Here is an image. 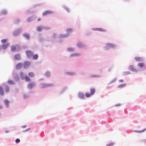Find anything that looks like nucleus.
Wrapping results in <instances>:
<instances>
[{"mask_svg": "<svg viewBox=\"0 0 146 146\" xmlns=\"http://www.w3.org/2000/svg\"><path fill=\"white\" fill-rule=\"evenodd\" d=\"M22 31V29L21 28H18L12 32V35L14 37L19 36Z\"/></svg>", "mask_w": 146, "mask_h": 146, "instance_id": "nucleus-1", "label": "nucleus"}, {"mask_svg": "<svg viewBox=\"0 0 146 146\" xmlns=\"http://www.w3.org/2000/svg\"><path fill=\"white\" fill-rule=\"evenodd\" d=\"M13 79L16 82H19L20 79L17 73L15 71H13L12 73Z\"/></svg>", "mask_w": 146, "mask_h": 146, "instance_id": "nucleus-2", "label": "nucleus"}, {"mask_svg": "<svg viewBox=\"0 0 146 146\" xmlns=\"http://www.w3.org/2000/svg\"><path fill=\"white\" fill-rule=\"evenodd\" d=\"M106 46H104L103 48L105 50H107L109 49V48H113L116 46L115 45L111 43H107L106 44Z\"/></svg>", "mask_w": 146, "mask_h": 146, "instance_id": "nucleus-3", "label": "nucleus"}, {"mask_svg": "<svg viewBox=\"0 0 146 146\" xmlns=\"http://www.w3.org/2000/svg\"><path fill=\"white\" fill-rule=\"evenodd\" d=\"M54 84L52 83L46 84L45 83H43L40 84L39 86L41 89H43L47 87L52 86Z\"/></svg>", "mask_w": 146, "mask_h": 146, "instance_id": "nucleus-4", "label": "nucleus"}, {"mask_svg": "<svg viewBox=\"0 0 146 146\" xmlns=\"http://www.w3.org/2000/svg\"><path fill=\"white\" fill-rule=\"evenodd\" d=\"M31 64V62L28 61H25L23 64V68L24 69H27L30 66Z\"/></svg>", "mask_w": 146, "mask_h": 146, "instance_id": "nucleus-5", "label": "nucleus"}, {"mask_svg": "<svg viewBox=\"0 0 146 146\" xmlns=\"http://www.w3.org/2000/svg\"><path fill=\"white\" fill-rule=\"evenodd\" d=\"M37 17L35 15H33L27 18V22L28 23L30 22H31L33 21Z\"/></svg>", "mask_w": 146, "mask_h": 146, "instance_id": "nucleus-6", "label": "nucleus"}, {"mask_svg": "<svg viewBox=\"0 0 146 146\" xmlns=\"http://www.w3.org/2000/svg\"><path fill=\"white\" fill-rule=\"evenodd\" d=\"M128 70L131 71L133 72H135L137 73L138 72V70L134 68V66L133 65H130L129 66L128 68Z\"/></svg>", "mask_w": 146, "mask_h": 146, "instance_id": "nucleus-7", "label": "nucleus"}, {"mask_svg": "<svg viewBox=\"0 0 146 146\" xmlns=\"http://www.w3.org/2000/svg\"><path fill=\"white\" fill-rule=\"evenodd\" d=\"M78 97L80 99L84 100L85 99L84 94L80 92L78 93Z\"/></svg>", "mask_w": 146, "mask_h": 146, "instance_id": "nucleus-8", "label": "nucleus"}, {"mask_svg": "<svg viewBox=\"0 0 146 146\" xmlns=\"http://www.w3.org/2000/svg\"><path fill=\"white\" fill-rule=\"evenodd\" d=\"M23 66V64L22 62H19L16 65L15 69L17 70H20Z\"/></svg>", "mask_w": 146, "mask_h": 146, "instance_id": "nucleus-9", "label": "nucleus"}, {"mask_svg": "<svg viewBox=\"0 0 146 146\" xmlns=\"http://www.w3.org/2000/svg\"><path fill=\"white\" fill-rule=\"evenodd\" d=\"M137 66L141 69H143V70H145L146 69V67H145V64L143 63H138Z\"/></svg>", "mask_w": 146, "mask_h": 146, "instance_id": "nucleus-10", "label": "nucleus"}, {"mask_svg": "<svg viewBox=\"0 0 146 146\" xmlns=\"http://www.w3.org/2000/svg\"><path fill=\"white\" fill-rule=\"evenodd\" d=\"M35 82H32L29 83L27 86V88L29 89H31L35 86Z\"/></svg>", "mask_w": 146, "mask_h": 146, "instance_id": "nucleus-11", "label": "nucleus"}, {"mask_svg": "<svg viewBox=\"0 0 146 146\" xmlns=\"http://www.w3.org/2000/svg\"><path fill=\"white\" fill-rule=\"evenodd\" d=\"M26 54L27 56L28 57H31L32 55H33L32 52L30 50H27L26 52Z\"/></svg>", "mask_w": 146, "mask_h": 146, "instance_id": "nucleus-12", "label": "nucleus"}, {"mask_svg": "<svg viewBox=\"0 0 146 146\" xmlns=\"http://www.w3.org/2000/svg\"><path fill=\"white\" fill-rule=\"evenodd\" d=\"M21 58V55L19 54H16L14 56V58L15 60H20Z\"/></svg>", "mask_w": 146, "mask_h": 146, "instance_id": "nucleus-13", "label": "nucleus"}, {"mask_svg": "<svg viewBox=\"0 0 146 146\" xmlns=\"http://www.w3.org/2000/svg\"><path fill=\"white\" fill-rule=\"evenodd\" d=\"M54 12L53 11H50V10H47L44 11L42 14V15L43 16H45L48 14H53Z\"/></svg>", "mask_w": 146, "mask_h": 146, "instance_id": "nucleus-14", "label": "nucleus"}, {"mask_svg": "<svg viewBox=\"0 0 146 146\" xmlns=\"http://www.w3.org/2000/svg\"><path fill=\"white\" fill-rule=\"evenodd\" d=\"M23 36L27 40H29L30 39V36L29 34L27 33H25L23 34Z\"/></svg>", "mask_w": 146, "mask_h": 146, "instance_id": "nucleus-15", "label": "nucleus"}, {"mask_svg": "<svg viewBox=\"0 0 146 146\" xmlns=\"http://www.w3.org/2000/svg\"><path fill=\"white\" fill-rule=\"evenodd\" d=\"M92 30L93 31H100L106 32V30L102 28H92Z\"/></svg>", "mask_w": 146, "mask_h": 146, "instance_id": "nucleus-16", "label": "nucleus"}, {"mask_svg": "<svg viewBox=\"0 0 146 146\" xmlns=\"http://www.w3.org/2000/svg\"><path fill=\"white\" fill-rule=\"evenodd\" d=\"M69 35V34L68 33L65 34H60L58 36V37L60 38H62L66 37Z\"/></svg>", "mask_w": 146, "mask_h": 146, "instance_id": "nucleus-17", "label": "nucleus"}, {"mask_svg": "<svg viewBox=\"0 0 146 146\" xmlns=\"http://www.w3.org/2000/svg\"><path fill=\"white\" fill-rule=\"evenodd\" d=\"M4 103L7 108H8L9 107V104L10 102L7 99H5L4 100Z\"/></svg>", "mask_w": 146, "mask_h": 146, "instance_id": "nucleus-18", "label": "nucleus"}, {"mask_svg": "<svg viewBox=\"0 0 146 146\" xmlns=\"http://www.w3.org/2000/svg\"><path fill=\"white\" fill-rule=\"evenodd\" d=\"M21 80H25V75L24 72H21L19 74Z\"/></svg>", "mask_w": 146, "mask_h": 146, "instance_id": "nucleus-19", "label": "nucleus"}, {"mask_svg": "<svg viewBox=\"0 0 146 146\" xmlns=\"http://www.w3.org/2000/svg\"><path fill=\"white\" fill-rule=\"evenodd\" d=\"M77 46L79 48H83L85 47V46L83 43L78 42L77 44Z\"/></svg>", "mask_w": 146, "mask_h": 146, "instance_id": "nucleus-20", "label": "nucleus"}, {"mask_svg": "<svg viewBox=\"0 0 146 146\" xmlns=\"http://www.w3.org/2000/svg\"><path fill=\"white\" fill-rule=\"evenodd\" d=\"M11 51L12 52H15L16 50V46L13 45L11 46Z\"/></svg>", "mask_w": 146, "mask_h": 146, "instance_id": "nucleus-21", "label": "nucleus"}, {"mask_svg": "<svg viewBox=\"0 0 146 146\" xmlns=\"http://www.w3.org/2000/svg\"><path fill=\"white\" fill-rule=\"evenodd\" d=\"M44 75L47 77H50L51 76V73L50 72L47 71L45 73Z\"/></svg>", "mask_w": 146, "mask_h": 146, "instance_id": "nucleus-22", "label": "nucleus"}, {"mask_svg": "<svg viewBox=\"0 0 146 146\" xmlns=\"http://www.w3.org/2000/svg\"><path fill=\"white\" fill-rule=\"evenodd\" d=\"M7 83L8 84L10 85H15V82L13 80H8Z\"/></svg>", "mask_w": 146, "mask_h": 146, "instance_id": "nucleus-23", "label": "nucleus"}, {"mask_svg": "<svg viewBox=\"0 0 146 146\" xmlns=\"http://www.w3.org/2000/svg\"><path fill=\"white\" fill-rule=\"evenodd\" d=\"M5 84V91L6 92H9V86L7 85L6 83H4L3 84Z\"/></svg>", "mask_w": 146, "mask_h": 146, "instance_id": "nucleus-24", "label": "nucleus"}, {"mask_svg": "<svg viewBox=\"0 0 146 146\" xmlns=\"http://www.w3.org/2000/svg\"><path fill=\"white\" fill-rule=\"evenodd\" d=\"M90 93L91 94V95H93L95 92L96 90L94 88H91L90 89Z\"/></svg>", "mask_w": 146, "mask_h": 146, "instance_id": "nucleus-25", "label": "nucleus"}, {"mask_svg": "<svg viewBox=\"0 0 146 146\" xmlns=\"http://www.w3.org/2000/svg\"><path fill=\"white\" fill-rule=\"evenodd\" d=\"M126 85V83L120 84L117 86V88H123L125 87Z\"/></svg>", "mask_w": 146, "mask_h": 146, "instance_id": "nucleus-26", "label": "nucleus"}, {"mask_svg": "<svg viewBox=\"0 0 146 146\" xmlns=\"http://www.w3.org/2000/svg\"><path fill=\"white\" fill-rule=\"evenodd\" d=\"M0 95L2 96L4 95V91L3 88L1 86H0Z\"/></svg>", "mask_w": 146, "mask_h": 146, "instance_id": "nucleus-27", "label": "nucleus"}, {"mask_svg": "<svg viewBox=\"0 0 146 146\" xmlns=\"http://www.w3.org/2000/svg\"><path fill=\"white\" fill-rule=\"evenodd\" d=\"M25 81L27 82H29L31 80V79L27 75H25Z\"/></svg>", "mask_w": 146, "mask_h": 146, "instance_id": "nucleus-28", "label": "nucleus"}, {"mask_svg": "<svg viewBox=\"0 0 146 146\" xmlns=\"http://www.w3.org/2000/svg\"><path fill=\"white\" fill-rule=\"evenodd\" d=\"M146 130V128H145L143 130H134V132L137 133H141L143 132H144Z\"/></svg>", "mask_w": 146, "mask_h": 146, "instance_id": "nucleus-29", "label": "nucleus"}, {"mask_svg": "<svg viewBox=\"0 0 146 146\" xmlns=\"http://www.w3.org/2000/svg\"><path fill=\"white\" fill-rule=\"evenodd\" d=\"M32 56H33V59L34 60L37 59L38 57V55L37 54H35L33 55Z\"/></svg>", "mask_w": 146, "mask_h": 146, "instance_id": "nucleus-30", "label": "nucleus"}, {"mask_svg": "<svg viewBox=\"0 0 146 146\" xmlns=\"http://www.w3.org/2000/svg\"><path fill=\"white\" fill-rule=\"evenodd\" d=\"M131 74L130 72L129 71H125L123 72L122 73V76H124L126 75L129 74Z\"/></svg>", "mask_w": 146, "mask_h": 146, "instance_id": "nucleus-31", "label": "nucleus"}, {"mask_svg": "<svg viewBox=\"0 0 146 146\" xmlns=\"http://www.w3.org/2000/svg\"><path fill=\"white\" fill-rule=\"evenodd\" d=\"M28 76L31 77H33L35 76V74L33 72H30L28 74Z\"/></svg>", "mask_w": 146, "mask_h": 146, "instance_id": "nucleus-32", "label": "nucleus"}, {"mask_svg": "<svg viewBox=\"0 0 146 146\" xmlns=\"http://www.w3.org/2000/svg\"><path fill=\"white\" fill-rule=\"evenodd\" d=\"M9 44H4L2 45V47L4 49H6L8 46Z\"/></svg>", "mask_w": 146, "mask_h": 146, "instance_id": "nucleus-33", "label": "nucleus"}, {"mask_svg": "<svg viewBox=\"0 0 146 146\" xmlns=\"http://www.w3.org/2000/svg\"><path fill=\"white\" fill-rule=\"evenodd\" d=\"M66 73L67 74L70 76H73L74 75H75L76 74L75 73V72H66Z\"/></svg>", "mask_w": 146, "mask_h": 146, "instance_id": "nucleus-34", "label": "nucleus"}, {"mask_svg": "<svg viewBox=\"0 0 146 146\" xmlns=\"http://www.w3.org/2000/svg\"><path fill=\"white\" fill-rule=\"evenodd\" d=\"M135 59L138 61H142V60H141V58L138 57V56H136L135 57Z\"/></svg>", "mask_w": 146, "mask_h": 146, "instance_id": "nucleus-35", "label": "nucleus"}, {"mask_svg": "<svg viewBox=\"0 0 146 146\" xmlns=\"http://www.w3.org/2000/svg\"><path fill=\"white\" fill-rule=\"evenodd\" d=\"M16 50L17 51H20L21 50L22 48L21 46H20L19 45H16Z\"/></svg>", "mask_w": 146, "mask_h": 146, "instance_id": "nucleus-36", "label": "nucleus"}, {"mask_svg": "<svg viewBox=\"0 0 146 146\" xmlns=\"http://www.w3.org/2000/svg\"><path fill=\"white\" fill-rule=\"evenodd\" d=\"M62 7L65 9L68 13H69L70 12V11L69 9L64 6H62Z\"/></svg>", "mask_w": 146, "mask_h": 146, "instance_id": "nucleus-37", "label": "nucleus"}, {"mask_svg": "<svg viewBox=\"0 0 146 146\" xmlns=\"http://www.w3.org/2000/svg\"><path fill=\"white\" fill-rule=\"evenodd\" d=\"M44 40V38L42 37H41L38 39L39 41L40 42H42Z\"/></svg>", "mask_w": 146, "mask_h": 146, "instance_id": "nucleus-38", "label": "nucleus"}, {"mask_svg": "<svg viewBox=\"0 0 146 146\" xmlns=\"http://www.w3.org/2000/svg\"><path fill=\"white\" fill-rule=\"evenodd\" d=\"M67 86H65L64 88L60 92V94H62L65 90H66L67 89Z\"/></svg>", "mask_w": 146, "mask_h": 146, "instance_id": "nucleus-39", "label": "nucleus"}, {"mask_svg": "<svg viewBox=\"0 0 146 146\" xmlns=\"http://www.w3.org/2000/svg\"><path fill=\"white\" fill-rule=\"evenodd\" d=\"M85 96L86 98H89L92 95H91V94L90 93L88 92H86L85 94Z\"/></svg>", "mask_w": 146, "mask_h": 146, "instance_id": "nucleus-40", "label": "nucleus"}, {"mask_svg": "<svg viewBox=\"0 0 146 146\" xmlns=\"http://www.w3.org/2000/svg\"><path fill=\"white\" fill-rule=\"evenodd\" d=\"M7 39H3L1 40V42L2 43L5 44L7 42Z\"/></svg>", "mask_w": 146, "mask_h": 146, "instance_id": "nucleus-41", "label": "nucleus"}, {"mask_svg": "<svg viewBox=\"0 0 146 146\" xmlns=\"http://www.w3.org/2000/svg\"><path fill=\"white\" fill-rule=\"evenodd\" d=\"M90 76L92 77H100L101 76L100 75H96L94 74H92Z\"/></svg>", "mask_w": 146, "mask_h": 146, "instance_id": "nucleus-42", "label": "nucleus"}, {"mask_svg": "<svg viewBox=\"0 0 146 146\" xmlns=\"http://www.w3.org/2000/svg\"><path fill=\"white\" fill-rule=\"evenodd\" d=\"M79 55V54L77 53H74L72 54H71L70 56V57H72L73 56H77Z\"/></svg>", "mask_w": 146, "mask_h": 146, "instance_id": "nucleus-43", "label": "nucleus"}, {"mask_svg": "<svg viewBox=\"0 0 146 146\" xmlns=\"http://www.w3.org/2000/svg\"><path fill=\"white\" fill-rule=\"evenodd\" d=\"M74 50V49L72 48H67V51L69 52H72Z\"/></svg>", "mask_w": 146, "mask_h": 146, "instance_id": "nucleus-44", "label": "nucleus"}, {"mask_svg": "<svg viewBox=\"0 0 146 146\" xmlns=\"http://www.w3.org/2000/svg\"><path fill=\"white\" fill-rule=\"evenodd\" d=\"M42 29H43L42 27L41 26H38L37 27V30L38 31H40Z\"/></svg>", "mask_w": 146, "mask_h": 146, "instance_id": "nucleus-45", "label": "nucleus"}, {"mask_svg": "<svg viewBox=\"0 0 146 146\" xmlns=\"http://www.w3.org/2000/svg\"><path fill=\"white\" fill-rule=\"evenodd\" d=\"M20 21V19H17L15 20L14 23L15 24H18Z\"/></svg>", "mask_w": 146, "mask_h": 146, "instance_id": "nucleus-46", "label": "nucleus"}, {"mask_svg": "<svg viewBox=\"0 0 146 146\" xmlns=\"http://www.w3.org/2000/svg\"><path fill=\"white\" fill-rule=\"evenodd\" d=\"M42 28L45 30L50 29L51 28L50 27L47 26H43L42 27Z\"/></svg>", "mask_w": 146, "mask_h": 146, "instance_id": "nucleus-47", "label": "nucleus"}, {"mask_svg": "<svg viewBox=\"0 0 146 146\" xmlns=\"http://www.w3.org/2000/svg\"><path fill=\"white\" fill-rule=\"evenodd\" d=\"M41 5H42V4H37L36 5H34L33 6V8H35L36 7L38 6H40Z\"/></svg>", "mask_w": 146, "mask_h": 146, "instance_id": "nucleus-48", "label": "nucleus"}, {"mask_svg": "<svg viewBox=\"0 0 146 146\" xmlns=\"http://www.w3.org/2000/svg\"><path fill=\"white\" fill-rule=\"evenodd\" d=\"M72 31V29L70 28L67 29L66 30V31L68 33H70Z\"/></svg>", "mask_w": 146, "mask_h": 146, "instance_id": "nucleus-49", "label": "nucleus"}, {"mask_svg": "<svg viewBox=\"0 0 146 146\" xmlns=\"http://www.w3.org/2000/svg\"><path fill=\"white\" fill-rule=\"evenodd\" d=\"M31 129V128H28V129H26L25 130H23L22 131L23 133H24L25 132H27L28 131H29Z\"/></svg>", "mask_w": 146, "mask_h": 146, "instance_id": "nucleus-50", "label": "nucleus"}, {"mask_svg": "<svg viewBox=\"0 0 146 146\" xmlns=\"http://www.w3.org/2000/svg\"><path fill=\"white\" fill-rule=\"evenodd\" d=\"M20 141V139H19L17 138L15 140V143H19Z\"/></svg>", "mask_w": 146, "mask_h": 146, "instance_id": "nucleus-51", "label": "nucleus"}, {"mask_svg": "<svg viewBox=\"0 0 146 146\" xmlns=\"http://www.w3.org/2000/svg\"><path fill=\"white\" fill-rule=\"evenodd\" d=\"M114 144L113 143L111 142L107 144L106 146H112Z\"/></svg>", "mask_w": 146, "mask_h": 146, "instance_id": "nucleus-52", "label": "nucleus"}, {"mask_svg": "<svg viewBox=\"0 0 146 146\" xmlns=\"http://www.w3.org/2000/svg\"><path fill=\"white\" fill-rule=\"evenodd\" d=\"M21 48H22V49H25V48H27V49L28 48V47H27V46L25 45H23L21 46Z\"/></svg>", "mask_w": 146, "mask_h": 146, "instance_id": "nucleus-53", "label": "nucleus"}, {"mask_svg": "<svg viewBox=\"0 0 146 146\" xmlns=\"http://www.w3.org/2000/svg\"><path fill=\"white\" fill-rule=\"evenodd\" d=\"M92 34V32H89L86 33V35L87 36H90Z\"/></svg>", "mask_w": 146, "mask_h": 146, "instance_id": "nucleus-54", "label": "nucleus"}, {"mask_svg": "<svg viewBox=\"0 0 146 146\" xmlns=\"http://www.w3.org/2000/svg\"><path fill=\"white\" fill-rule=\"evenodd\" d=\"M28 97V95L24 94L23 95V98L24 99L27 98Z\"/></svg>", "mask_w": 146, "mask_h": 146, "instance_id": "nucleus-55", "label": "nucleus"}, {"mask_svg": "<svg viewBox=\"0 0 146 146\" xmlns=\"http://www.w3.org/2000/svg\"><path fill=\"white\" fill-rule=\"evenodd\" d=\"M56 33H54L53 34V35H52V37H53V38H55L56 37Z\"/></svg>", "mask_w": 146, "mask_h": 146, "instance_id": "nucleus-56", "label": "nucleus"}, {"mask_svg": "<svg viewBox=\"0 0 146 146\" xmlns=\"http://www.w3.org/2000/svg\"><path fill=\"white\" fill-rule=\"evenodd\" d=\"M114 81H113L112 80L111 81H110L109 83L108 84V85H110V84H112V83L114 82Z\"/></svg>", "mask_w": 146, "mask_h": 146, "instance_id": "nucleus-57", "label": "nucleus"}, {"mask_svg": "<svg viewBox=\"0 0 146 146\" xmlns=\"http://www.w3.org/2000/svg\"><path fill=\"white\" fill-rule=\"evenodd\" d=\"M121 105V104H116L115 105L116 106H120Z\"/></svg>", "mask_w": 146, "mask_h": 146, "instance_id": "nucleus-58", "label": "nucleus"}, {"mask_svg": "<svg viewBox=\"0 0 146 146\" xmlns=\"http://www.w3.org/2000/svg\"><path fill=\"white\" fill-rule=\"evenodd\" d=\"M119 81L120 82H122L123 81V79H120L119 80Z\"/></svg>", "mask_w": 146, "mask_h": 146, "instance_id": "nucleus-59", "label": "nucleus"}, {"mask_svg": "<svg viewBox=\"0 0 146 146\" xmlns=\"http://www.w3.org/2000/svg\"><path fill=\"white\" fill-rule=\"evenodd\" d=\"M27 126V125H23V126H21V127H22V128H25V127H26Z\"/></svg>", "mask_w": 146, "mask_h": 146, "instance_id": "nucleus-60", "label": "nucleus"}, {"mask_svg": "<svg viewBox=\"0 0 146 146\" xmlns=\"http://www.w3.org/2000/svg\"><path fill=\"white\" fill-rule=\"evenodd\" d=\"M141 141H144L145 142H146V139H143V140H141Z\"/></svg>", "mask_w": 146, "mask_h": 146, "instance_id": "nucleus-61", "label": "nucleus"}, {"mask_svg": "<svg viewBox=\"0 0 146 146\" xmlns=\"http://www.w3.org/2000/svg\"><path fill=\"white\" fill-rule=\"evenodd\" d=\"M117 78H115L113 80V81L114 82H115L117 80Z\"/></svg>", "mask_w": 146, "mask_h": 146, "instance_id": "nucleus-62", "label": "nucleus"}, {"mask_svg": "<svg viewBox=\"0 0 146 146\" xmlns=\"http://www.w3.org/2000/svg\"><path fill=\"white\" fill-rule=\"evenodd\" d=\"M117 78H115L113 80V81L114 82H115L117 80Z\"/></svg>", "mask_w": 146, "mask_h": 146, "instance_id": "nucleus-63", "label": "nucleus"}, {"mask_svg": "<svg viewBox=\"0 0 146 146\" xmlns=\"http://www.w3.org/2000/svg\"><path fill=\"white\" fill-rule=\"evenodd\" d=\"M3 108V106L2 105H0V109H2Z\"/></svg>", "mask_w": 146, "mask_h": 146, "instance_id": "nucleus-64", "label": "nucleus"}]
</instances>
